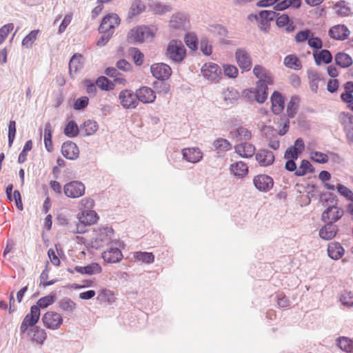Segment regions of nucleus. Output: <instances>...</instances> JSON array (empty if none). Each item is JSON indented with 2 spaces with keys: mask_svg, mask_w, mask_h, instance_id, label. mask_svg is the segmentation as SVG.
I'll list each match as a JSON object with an SVG mask.
<instances>
[{
  "mask_svg": "<svg viewBox=\"0 0 353 353\" xmlns=\"http://www.w3.org/2000/svg\"><path fill=\"white\" fill-rule=\"evenodd\" d=\"M94 205V200H81L79 203V206L81 212L77 215L79 219L77 225V233H83L86 226L94 224L98 221V214L95 211L92 210Z\"/></svg>",
  "mask_w": 353,
  "mask_h": 353,
  "instance_id": "obj_1",
  "label": "nucleus"
},
{
  "mask_svg": "<svg viewBox=\"0 0 353 353\" xmlns=\"http://www.w3.org/2000/svg\"><path fill=\"white\" fill-rule=\"evenodd\" d=\"M113 234L114 230L111 227L97 228L93 230L90 244L92 248L99 249L112 242Z\"/></svg>",
  "mask_w": 353,
  "mask_h": 353,
  "instance_id": "obj_2",
  "label": "nucleus"
},
{
  "mask_svg": "<svg viewBox=\"0 0 353 353\" xmlns=\"http://www.w3.org/2000/svg\"><path fill=\"white\" fill-rule=\"evenodd\" d=\"M185 48L181 41L172 40L168 45L166 56L174 62H181L185 58Z\"/></svg>",
  "mask_w": 353,
  "mask_h": 353,
  "instance_id": "obj_3",
  "label": "nucleus"
},
{
  "mask_svg": "<svg viewBox=\"0 0 353 353\" xmlns=\"http://www.w3.org/2000/svg\"><path fill=\"white\" fill-rule=\"evenodd\" d=\"M202 77L211 83H218L222 77L220 67L214 63H206L201 69Z\"/></svg>",
  "mask_w": 353,
  "mask_h": 353,
  "instance_id": "obj_4",
  "label": "nucleus"
},
{
  "mask_svg": "<svg viewBox=\"0 0 353 353\" xmlns=\"http://www.w3.org/2000/svg\"><path fill=\"white\" fill-rule=\"evenodd\" d=\"M108 248L102 252V259L105 263H114L121 261L123 259V254L117 247V242H111L108 244Z\"/></svg>",
  "mask_w": 353,
  "mask_h": 353,
  "instance_id": "obj_5",
  "label": "nucleus"
},
{
  "mask_svg": "<svg viewBox=\"0 0 353 353\" xmlns=\"http://www.w3.org/2000/svg\"><path fill=\"white\" fill-rule=\"evenodd\" d=\"M40 318V309L37 305H32L30 312L26 314L20 325L21 334H24L28 327H34Z\"/></svg>",
  "mask_w": 353,
  "mask_h": 353,
  "instance_id": "obj_6",
  "label": "nucleus"
},
{
  "mask_svg": "<svg viewBox=\"0 0 353 353\" xmlns=\"http://www.w3.org/2000/svg\"><path fill=\"white\" fill-rule=\"evenodd\" d=\"M235 60L243 71H250L252 65V59L250 52L245 48H238L235 52Z\"/></svg>",
  "mask_w": 353,
  "mask_h": 353,
  "instance_id": "obj_7",
  "label": "nucleus"
},
{
  "mask_svg": "<svg viewBox=\"0 0 353 353\" xmlns=\"http://www.w3.org/2000/svg\"><path fill=\"white\" fill-rule=\"evenodd\" d=\"M152 33L148 27L138 26L130 31L128 35V39L130 43H141L150 37Z\"/></svg>",
  "mask_w": 353,
  "mask_h": 353,
  "instance_id": "obj_8",
  "label": "nucleus"
},
{
  "mask_svg": "<svg viewBox=\"0 0 353 353\" xmlns=\"http://www.w3.org/2000/svg\"><path fill=\"white\" fill-rule=\"evenodd\" d=\"M42 322L46 328L57 330L62 325L63 318L60 314L49 311L43 314Z\"/></svg>",
  "mask_w": 353,
  "mask_h": 353,
  "instance_id": "obj_9",
  "label": "nucleus"
},
{
  "mask_svg": "<svg viewBox=\"0 0 353 353\" xmlns=\"http://www.w3.org/2000/svg\"><path fill=\"white\" fill-rule=\"evenodd\" d=\"M120 19L117 14L110 13L105 16L99 28V32H112L116 27L120 24Z\"/></svg>",
  "mask_w": 353,
  "mask_h": 353,
  "instance_id": "obj_10",
  "label": "nucleus"
},
{
  "mask_svg": "<svg viewBox=\"0 0 353 353\" xmlns=\"http://www.w3.org/2000/svg\"><path fill=\"white\" fill-rule=\"evenodd\" d=\"M253 73L259 79L256 84L268 88V85L273 83L274 79L272 74L262 66L256 65L253 69Z\"/></svg>",
  "mask_w": 353,
  "mask_h": 353,
  "instance_id": "obj_11",
  "label": "nucleus"
},
{
  "mask_svg": "<svg viewBox=\"0 0 353 353\" xmlns=\"http://www.w3.org/2000/svg\"><path fill=\"white\" fill-rule=\"evenodd\" d=\"M152 75L157 79H168L172 74L171 68L163 63H154L150 67Z\"/></svg>",
  "mask_w": 353,
  "mask_h": 353,
  "instance_id": "obj_12",
  "label": "nucleus"
},
{
  "mask_svg": "<svg viewBox=\"0 0 353 353\" xmlns=\"http://www.w3.org/2000/svg\"><path fill=\"white\" fill-rule=\"evenodd\" d=\"M64 192L68 197L77 199L85 192V185L81 182L72 181L65 185Z\"/></svg>",
  "mask_w": 353,
  "mask_h": 353,
  "instance_id": "obj_13",
  "label": "nucleus"
},
{
  "mask_svg": "<svg viewBox=\"0 0 353 353\" xmlns=\"http://www.w3.org/2000/svg\"><path fill=\"white\" fill-rule=\"evenodd\" d=\"M189 24L187 14L177 12L171 17L169 26L172 29L185 30L189 27Z\"/></svg>",
  "mask_w": 353,
  "mask_h": 353,
  "instance_id": "obj_14",
  "label": "nucleus"
},
{
  "mask_svg": "<svg viewBox=\"0 0 353 353\" xmlns=\"http://www.w3.org/2000/svg\"><path fill=\"white\" fill-rule=\"evenodd\" d=\"M121 105L126 109L135 108L138 105L136 94H134L128 90H122L119 95Z\"/></svg>",
  "mask_w": 353,
  "mask_h": 353,
  "instance_id": "obj_15",
  "label": "nucleus"
},
{
  "mask_svg": "<svg viewBox=\"0 0 353 353\" xmlns=\"http://www.w3.org/2000/svg\"><path fill=\"white\" fill-rule=\"evenodd\" d=\"M343 215V209L339 208L336 205H332L327 208V209L323 212L322 220L324 222L332 224L333 223L340 219Z\"/></svg>",
  "mask_w": 353,
  "mask_h": 353,
  "instance_id": "obj_16",
  "label": "nucleus"
},
{
  "mask_svg": "<svg viewBox=\"0 0 353 353\" xmlns=\"http://www.w3.org/2000/svg\"><path fill=\"white\" fill-rule=\"evenodd\" d=\"M253 183L256 188L262 192L269 191L274 184L273 179L265 174L256 176L253 179Z\"/></svg>",
  "mask_w": 353,
  "mask_h": 353,
  "instance_id": "obj_17",
  "label": "nucleus"
},
{
  "mask_svg": "<svg viewBox=\"0 0 353 353\" xmlns=\"http://www.w3.org/2000/svg\"><path fill=\"white\" fill-rule=\"evenodd\" d=\"M183 159L188 162L196 163L203 159V152L199 148H186L182 150Z\"/></svg>",
  "mask_w": 353,
  "mask_h": 353,
  "instance_id": "obj_18",
  "label": "nucleus"
},
{
  "mask_svg": "<svg viewBox=\"0 0 353 353\" xmlns=\"http://www.w3.org/2000/svg\"><path fill=\"white\" fill-rule=\"evenodd\" d=\"M84 66V59L80 54H74L69 62V73L70 77L74 79Z\"/></svg>",
  "mask_w": 353,
  "mask_h": 353,
  "instance_id": "obj_19",
  "label": "nucleus"
},
{
  "mask_svg": "<svg viewBox=\"0 0 353 353\" xmlns=\"http://www.w3.org/2000/svg\"><path fill=\"white\" fill-rule=\"evenodd\" d=\"M137 101L143 103H153L156 99L154 91L150 88L143 86L136 90Z\"/></svg>",
  "mask_w": 353,
  "mask_h": 353,
  "instance_id": "obj_20",
  "label": "nucleus"
},
{
  "mask_svg": "<svg viewBox=\"0 0 353 353\" xmlns=\"http://www.w3.org/2000/svg\"><path fill=\"white\" fill-rule=\"evenodd\" d=\"M256 161L261 166H268L274 161V154L267 149L259 150L255 155Z\"/></svg>",
  "mask_w": 353,
  "mask_h": 353,
  "instance_id": "obj_21",
  "label": "nucleus"
},
{
  "mask_svg": "<svg viewBox=\"0 0 353 353\" xmlns=\"http://www.w3.org/2000/svg\"><path fill=\"white\" fill-rule=\"evenodd\" d=\"M61 153L65 158L74 160L79 157V150L74 143L66 141L61 146Z\"/></svg>",
  "mask_w": 353,
  "mask_h": 353,
  "instance_id": "obj_22",
  "label": "nucleus"
},
{
  "mask_svg": "<svg viewBox=\"0 0 353 353\" xmlns=\"http://www.w3.org/2000/svg\"><path fill=\"white\" fill-rule=\"evenodd\" d=\"M222 104L230 105L234 104L240 98L239 92L234 88H228L221 92Z\"/></svg>",
  "mask_w": 353,
  "mask_h": 353,
  "instance_id": "obj_23",
  "label": "nucleus"
},
{
  "mask_svg": "<svg viewBox=\"0 0 353 353\" xmlns=\"http://www.w3.org/2000/svg\"><path fill=\"white\" fill-rule=\"evenodd\" d=\"M350 34V30L344 25H336L329 30V35L336 40H345Z\"/></svg>",
  "mask_w": 353,
  "mask_h": 353,
  "instance_id": "obj_24",
  "label": "nucleus"
},
{
  "mask_svg": "<svg viewBox=\"0 0 353 353\" xmlns=\"http://www.w3.org/2000/svg\"><path fill=\"white\" fill-rule=\"evenodd\" d=\"M31 341L39 345H42L47 339V333L45 330L39 326H34L28 332Z\"/></svg>",
  "mask_w": 353,
  "mask_h": 353,
  "instance_id": "obj_25",
  "label": "nucleus"
},
{
  "mask_svg": "<svg viewBox=\"0 0 353 353\" xmlns=\"http://www.w3.org/2000/svg\"><path fill=\"white\" fill-rule=\"evenodd\" d=\"M345 253V250L339 242H331L327 246L328 256L334 260L341 259Z\"/></svg>",
  "mask_w": 353,
  "mask_h": 353,
  "instance_id": "obj_26",
  "label": "nucleus"
},
{
  "mask_svg": "<svg viewBox=\"0 0 353 353\" xmlns=\"http://www.w3.org/2000/svg\"><path fill=\"white\" fill-rule=\"evenodd\" d=\"M234 149L236 153L244 158H250L255 152V147L247 142L236 145Z\"/></svg>",
  "mask_w": 353,
  "mask_h": 353,
  "instance_id": "obj_27",
  "label": "nucleus"
},
{
  "mask_svg": "<svg viewBox=\"0 0 353 353\" xmlns=\"http://www.w3.org/2000/svg\"><path fill=\"white\" fill-rule=\"evenodd\" d=\"M272 110L275 114H280L284 109V99L277 91H274L271 97Z\"/></svg>",
  "mask_w": 353,
  "mask_h": 353,
  "instance_id": "obj_28",
  "label": "nucleus"
},
{
  "mask_svg": "<svg viewBox=\"0 0 353 353\" xmlns=\"http://www.w3.org/2000/svg\"><path fill=\"white\" fill-rule=\"evenodd\" d=\"M76 272L82 274H100L102 272L101 266L97 263H92L85 266H76Z\"/></svg>",
  "mask_w": 353,
  "mask_h": 353,
  "instance_id": "obj_29",
  "label": "nucleus"
},
{
  "mask_svg": "<svg viewBox=\"0 0 353 353\" xmlns=\"http://www.w3.org/2000/svg\"><path fill=\"white\" fill-rule=\"evenodd\" d=\"M230 137L236 141H248L251 139V132L245 127H239L230 132Z\"/></svg>",
  "mask_w": 353,
  "mask_h": 353,
  "instance_id": "obj_30",
  "label": "nucleus"
},
{
  "mask_svg": "<svg viewBox=\"0 0 353 353\" xmlns=\"http://www.w3.org/2000/svg\"><path fill=\"white\" fill-rule=\"evenodd\" d=\"M338 228L336 225L327 223L319 230V236L324 240H331L334 238L337 234Z\"/></svg>",
  "mask_w": 353,
  "mask_h": 353,
  "instance_id": "obj_31",
  "label": "nucleus"
},
{
  "mask_svg": "<svg viewBox=\"0 0 353 353\" xmlns=\"http://www.w3.org/2000/svg\"><path fill=\"white\" fill-rule=\"evenodd\" d=\"M230 171L238 178H242L248 172V166L243 161H237L230 165Z\"/></svg>",
  "mask_w": 353,
  "mask_h": 353,
  "instance_id": "obj_32",
  "label": "nucleus"
},
{
  "mask_svg": "<svg viewBox=\"0 0 353 353\" xmlns=\"http://www.w3.org/2000/svg\"><path fill=\"white\" fill-rule=\"evenodd\" d=\"M313 56L317 65H320L322 62L327 64L332 61V54L327 50H321L319 52L316 51L313 53Z\"/></svg>",
  "mask_w": 353,
  "mask_h": 353,
  "instance_id": "obj_33",
  "label": "nucleus"
},
{
  "mask_svg": "<svg viewBox=\"0 0 353 353\" xmlns=\"http://www.w3.org/2000/svg\"><path fill=\"white\" fill-rule=\"evenodd\" d=\"M213 148L218 152L229 151L232 148L230 141L223 138H218L212 143Z\"/></svg>",
  "mask_w": 353,
  "mask_h": 353,
  "instance_id": "obj_34",
  "label": "nucleus"
},
{
  "mask_svg": "<svg viewBox=\"0 0 353 353\" xmlns=\"http://www.w3.org/2000/svg\"><path fill=\"white\" fill-rule=\"evenodd\" d=\"M336 63L341 68H347L352 64V59L345 52H338L334 58Z\"/></svg>",
  "mask_w": 353,
  "mask_h": 353,
  "instance_id": "obj_35",
  "label": "nucleus"
},
{
  "mask_svg": "<svg viewBox=\"0 0 353 353\" xmlns=\"http://www.w3.org/2000/svg\"><path fill=\"white\" fill-rule=\"evenodd\" d=\"M97 300L100 302L112 303L114 302V293L107 288H103L99 292Z\"/></svg>",
  "mask_w": 353,
  "mask_h": 353,
  "instance_id": "obj_36",
  "label": "nucleus"
},
{
  "mask_svg": "<svg viewBox=\"0 0 353 353\" xmlns=\"http://www.w3.org/2000/svg\"><path fill=\"white\" fill-rule=\"evenodd\" d=\"M98 128V124L95 121L88 120L81 126V130L84 132L85 136H91L95 134Z\"/></svg>",
  "mask_w": 353,
  "mask_h": 353,
  "instance_id": "obj_37",
  "label": "nucleus"
},
{
  "mask_svg": "<svg viewBox=\"0 0 353 353\" xmlns=\"http://www.w3.org/2000/svg\"><path fill=\"white\" fill-rule=\"evenodd\" d=\"M52 126L51 124L48 122L45 124L44 128V144L46 150L48 152L52 150Z\"/></svg>",
  "mask_w": 353,
  "mask_h": 353,
  "instance_id": "obj_38",
  "label": "nucleus"
},
{
  "mask_svg": "<svg viewBox=\"0 0 353 353\" xmlns=\"http://www.w3.org/2000/svg\"><path fill=\"white\" fill-rule=\"evenodd\" d=\"M313 172L314 168L310 161L303 160L294 174L296 176H302L307 173H312Z\"/></svg>",
  "mask_w": 353,
  "mask_h": 353,
  "instance_id": "obj_39",
  "label": "nucleus"
},
{
  "mask_svg": "<svg viewBox=\"0 0 353 353\" xmlns=\"http://www.w3.org/2000/svg\"><path fill=\"white\" fill-rule=\"evenodd\" d=\"M96 85L102 90L110 91L114 88V84L107 77L101 76L96 80Z\"/></svg>",
  "mask_w": 353,
  "mask_h": 353,
  "instance_id": "obj_40",
  "label": "nucleus"
},
{
  "mask_svg": "<svg viewBox=\"0 0 353 353\" xmlns=\"http://www.w3.org/2000/svg\"><path fill=\"white\" fill-rule=\"evenodd\" d=\"M339 121L343 125L344 130L353 128V116L349 113L341 112Z\"/></svg>",
  "mask_w": 353,
  "mask_h": 353,
  "instance_id": "obj_41",
  "label": "nucleus"
},
{
  "mask_svg": "<svg viewBox=\"0 0 353 353\" xmlns=\"http://www.w3.org/2000/svg\"><path fill=\"white\" fill-rule=\"evenodd\" d=\"M134 257L137 261L145 263H152L154 260V256L152 252H136L134 254Z\"/></svg>",
  "mask_w": 353,
  "mask_h": 353,
  "instance_id": "obj_42",
  "label": "nucleus"
},
{
  "mask_svg": "<svg viewBox=\"0 0 353 353\" xmlns=\"http://www.w3.org/2000/svg\"><path fill=\"white\" fill-rule=\"evenodd\" d=\"M335 10V12L342 17L348 16L350 13V8L346 4L345 1H338L334 7Z\"/></svg>",
  "mask_w": 353,
  "mask_h": 353,
  "instance_id": "obj_43",
  "label": "nucleus"
},
{
  "mask_svg": "<svg viewBox=\"0 0 353 353\" xmlns=\"http://www.w3.org/2000/svg\"><path fill=\"white\" fill-rule=\"evenodd\" d=\"M63 132L68 137H75L79 134V128L74 121H70L65 125Z\"/></svg>",
  "mask_w": 353,
  "mask_h": 353,
  "instance_id": "obj_44",
  "label": "nucleus"
},
{
  "mask_svg": "<svg viewBox=\"0 0 353 353\" xmlns=\"http://www.w3.org/2000/svg\"><path fill=\"white\" fill-rule=\"evenodd\" d=\"M299 99L297 97H292L287 106V113L290 118L294 117L299 107Z\"/></svg>",
  "mask_w": 353,
  "mask_h": 353,
  "instance_id": "obj_45",
  "label": "nucleus"
},
{
  "mask_svg": "<svg viewBox=\"0 0 353 353\" xmlns=\"http://www.w3.org/2000/svg\"><path fill=\"white\" fill-rule=\"evenodd\" d=\"M267 89L265 85H259L256 84V88L254 89V93L256 95V101L259 103H263L268 98Z\"/></svg>",
  "mask_w": 353,
  "mask_h": 353,
  "instance_id": "obj_46",
  "label": "nucleus"
},
{
  "mask_svg": "<svg viewBox=\"0 0 353 353\" xmlns=\"http://www.w3.org/2000/svg\"><path fill=\"white\" fill-rule=\"evenodd\" d=\"M259 17L262 19L261 24L265 26L268 21H273L277 17V14L273 10H262L259 12Z\"/></svg>",
  "mask_w": 353,
  "mask_h": 353,
  "instance_id": "obj_47",
  "label": "nucleus"
},
{
  "mask_svg": "<svg viewBox=\"0 0 353 353\" xmlns=\"http://www.w3.org/2000/svg\"><path fill=\"white\" fill-rule=\"evenodd\" d=\"M284 64L286 67L299 70L301 68V63L297 57L293 55H288L284 59Z\"/></svg>",
  "mask_w": 353,
  "mask_h": 353,
  "instance_id": "obj_48",
  "label": "nucleus"
},
{
  "mask_svg": "<svg viewBox=\"0 0 353 353\" xmlns=\"http://www.w3.org/2000/svg\"><path fill=\"white\" fill-rule=\"evenodd\" d=\"M310 157L312 161L319 163H325L329 160L328 156L326 154L317 151L311 152Z\"/></svg>",
  "mask_w": 353,
  "mask_h": 353,
  "instance_id": "obj_49",
  "label": "nucleus"
},
{
  "mask_svg": "<svg viewBox=\"0 0 353 353\" xmlns=\"http://www.w3.org/2000/svg\"><path fill=\"white\" fill-rule=\"evenodd\" d=\"M293 4L294 7L300 6L301 1L300 0H294L293 2L292 0H283L281 2L278 3L274 7V9L276 10H283L288 8L291 4Z\"/></svg>",
  "mask_w": 353,
  "mask_h": 353,
  "instance_id": "obj_50",
  "label": "nucleus"
},
{
  "mask_svg": "<svg viewBox=\"0 0 353 353\" xmlns=\"http://www.w3.org/2000/svg\"><path fill=\"white\" fill-rule=\"evenodd\" d=\"M39 31L38 30H32L31 31L27 36L24 37V39L22 41V45L27 48H30L32 47L33 43L37 39V34Z\"/></svg>",
  "mask_w": 353,
  "mask_h": 353,
  "instance_id": "obj_51",
  "label": "nucleus"
},
{
  "mask_svg": "<svg viewBox=\"0 0 353 353\" xmlns=\"http://www.w3.org/2000/svg\"><path fill=\"white\" fill-rule=\"evenodd\" d=\"M59 307L63 311H65L68 312H72L76 307V304L72 300H70L69 299H63L60 301Z\"/></svg>",
  "mask_w": 353,
  "mask_h": 353,
  "instance_id": "obj_52",
  "label": "nucleus"
},
{
  "mask_svg": "<svg viewBox=\"0 0 353 353\" xmlns=\"http://www.w3.org/2000/svg\"><path fill=\"white\" fill-rule=\"evenodd\" d=\"M340 301L345 306L353 305V292L345 290L341 295Z\"/></svg>",
  "mask_w": 353,
  "mask_h": 353,
  "instance_id": "obj_53",
  "label": "nucleus"
},
{
  "mask_svg": "<svg viewBox=\"0 0 353 353\" xmlns=\"http://www.w3.org/2000/svg\"><path fill=\"white\" fill-rule=\"evenodd\" d=\"M152 8L156 14H163L171 10V8L168 5H165L159 2L153 3Z\"/></svg>",
  "mask_w": 353,
  "mask_h": 353,
  "instance_id": "obj_54",
  "label": "nucleus"
},
{
  "mask_svg": "<svg viewBox=\"0 0 353 353\" xmlns=\"http://www.w3.org/2000/svg\"><path fill=\"white\" fill-rule=\"evenodd\" d=\"M339 347L346 352H350L352 348V342L347 337H341L338 340Z\"/></svg>",
  "mask_w": 353,
  "mask_h": 353,
  "instance_id": "obj_55",
  "label": "nucleus"
},
{
  "mask_svg": "<svg viewBox=\"0 0 353 353\" xmlns=\"http://www.w3.org/2000/svg\"><path fill=\"white\" fill-rule=\"evenodd\" d=\"M223 72L225 76L232 79L236 78L239 74L237 68L233 65H224Z\"/></svg>",
  "mask_w": 353,
  "mask_h": 353,
  "instance_id": "obj_56",
  "label": "nucleus"
},
{
  "mask_svg": "<svg viewBox=\"0 0 353 353\" xmlns=\"http://www.w3.org/2000/svg\"><path fill=\"white\" fill-rule=\"evenodd\" d=\"M143 8L144 6L139 1H135L130 7L129 14L130 17L139 14L143 10Z\"/></svg>",
  "mask_w": 353,
  "mask_h": 353,
  "instance_id": "obj_57",
  "label": "nucleus"
},
{
  "mask_svg": "<svg viewBox=\"0 0 353 353\" xmlns=\"http://www.w3.org/2000/svg\"><path fill=\"white\" fill-rule=\"evenodd\" d=\"M16 134V123L10 121L8 125V146L10 148L14 141Z\"/></svg>",
  "mask_w": 353,
  "mask_h": 353,
  "instance_id": "obj_58",
  "label": "nucleus"
},
{
  "mask_svg": "<svg viewBox=\"0 0 353 353\" xmlns=\"http://www.w3.org/2000/svg\"><path fill=\"white\" fill-rule=\"evenodd\" d=\"M312 32L310 30H301L296 34L295 39L298 43H302L308 41L312 36Z\"/></svg>",
  "mask_w": 353,
  "mask_h": 353,
  "instance_id": "obj_59",
  "label": "nucleus"
},
{
  "mask_svg": "<svg viewBox=\"0 0 353 353\" xmlns=\"http://www.w3.org/2000/svg\"><path fill=\"white\" fill-rule=\"evenodd\" d=\"M154 88L158 93L167 94L170 91V84L165 81H158L154 83Z\"/></svg>",
  "mask_w": 353,
  "mask_h": 353,
  "instance_id": "obj_60",
  "label": "nucleus"
},
{
  "mask_svg": "<svg viewBox=\"0 0 353 353\" xmlns=\"http://www.w3.org/2000/svg\"><path fill=\"white\" fill-rule=\"evenodd\" d=\"M14 25L8 23L0 29V44H1L8 37V34L13 30Z\"/></svg>",
  "mask_w": 353,
  "mask_h": 353,
  "instance_id": "obj_61",
  "label": "nucleus"
},
{
  "mask_svg": "<svg viewBox=\"0 0 353 353\" xmlns=\"http://www.w3.org/2000/svg\"><path fill=\"white\" fill-rule=\"evenodd\" d=\"M307 43L310 48L316 50L321 49L323 46V42L321 39L319 37H314L313 33H312V36L310 37Z\"/></svg>",
  "mask_w": 353,
  "mask_h": 353,
  "instance_id": "obj_62",
  "label": "nucleus"
},
{
  "mask_svg": "<svg viewBox=\"0 0 353 353\" xmlns=\"http://www.w3.org/2000/svg\"><path fill=\"white\" fill-rule=\"evenodd\" d=\"M337 191L341 196L345 197L346 199H353L352 192L343 185L338 184Z\"/></svg>",
  "mask_w": 353,
  "mask_h": 353,
  "instance_id": "obj_63",
  "label": "nucleus"
},
{
  "mask_svg": "<svg viewBox=\"0 0 353 353\" xmlns=\"http://www.w3.org/2000/svg\"><path fill=\"white\" fill-rule=\"evenodd\" d=\"M88 104V98L83 97L77 99L74 104V108L75 110H81L85 108Z\"/></svg>",
  "mask_w": 353,
  "mask_h": 353,
  "instance_id": "obj_64",
  "label": "nucleus"
}]
</instances>
